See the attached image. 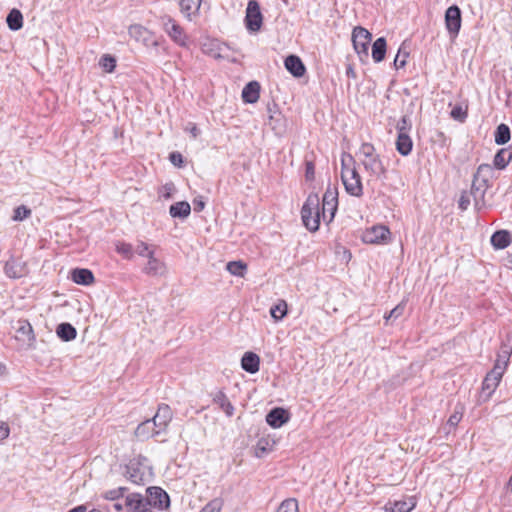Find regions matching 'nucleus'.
Masks as SVG:
<instances>
[{
  "label": "nucleus",
  "instance_id": "obj_1",
  "mask_svg": "<svg viewBox=\"0 0 512 512\" xmlns=\"http://www.w3.org/2000/svg\"><path fill=\"white\" fill-rule=\"evenodd\" d=\"M301 218L304 226L309 231L315 232L319 229L320 212L318 195L311 194L307 197L301 209Z\"/></svg>",
  "mask_w": 512,
  "mask_h": 512
},
{
  "label": "nucleus",
  "instance_id": "obj_2",
  "mask_svg": "<svg viewBox=\"0 0 512 512\" xmlns=\"http://www.w3.org/2000/svg\"><path fill=\"white\" fill-rule=\"evenodd\" d=\"M493 168L489 164H481L476 173L474 174L471 192L473 195L476 204L478 200L483 199L484 194L489 187L490 179L492 178Z\"/></svg>",
  "mask_w": 512,
  "mask_h": 512
},
{
  "label": "nucleus",
  "instance_id": "obj_3",
  "mask_svg": "<svg viewBox=\"0 0 512 512\" xmlns=\"http://www.w3.org/2000/svg\"><path fill=\"white\" fill-rule=\"evenodd\" d=\"M160 22L165 33L175 44L185 48L189 46V36L185 32L184 28L178 24L175 19L169 15H163L160 17Z\"/></svg>",
  "mask_w": 512,
  "mask_h": 512
},
{
  "label": "nucleus",
  "instance_id": "obj_4",
  "mask_svg": "<svg viewBox=\"0 0 512 512\" xmlns=\"http://www.w3.org/2000/svg\"><path fill=\"white\" fill-rule=\"evenodd\" d=\"M341 179L349 195L355 197H361L363 195L361 176L355 167L346 165L344 159H342Z\"/></svg>",
  "mask_w": 512,
  "mask_h": 512
},
{
  "label": "nucleus",
  "instance_id": "obj_5",
  "mask_svg": "<svg viewBox=\"0 0 512 512\" xmlns=\"http://www.w3.org/2000/svg\"><path fill=\"white\" fill-rule=\"evenodd\" d=\"M372 40L371 33L361 27L357 26L353 29L352 32V43L355 52L358 54L360 60L365 62L369 57V45Z\"/></svg>",
  "mask_w": 512,
  "mask_h": 512
},
{
  "label": "nucleus",
  "instance_id": "obj_6",
  "mask_svg": "<svg viewBox=\"0 0 512 512\" xmlns=\"http://www.w3.org/2000/svg\"><path fill=\"white\" fill-rule=\"evenodd\" d=\"M245 26L250 33L258 32L263 24V15L256 0H249L246 8Z\"/></svg>",
  "mask_w": 512,
  "mask_h": 512
},
{
  "label": "nucleus",
  "instance_id": "obj_7",
  "mask_svg": "<svg viewBox=\"0 0 512 512\" xmlns=\"http://www.w3.org/2000/svg\"><path fill=\"white\" fill-rule=\"evenodd\" d=\"M461 10L457 5H452L445 12V25L452 39L456 38L461 28Z\"/></svg>",
  "mask_w": 512,
  "mask_h": 512
},
{
  "label": "nucleus",
  "instance_id": "obj_8",
  "mask_svg": "<svg viewBox=\"0 0 512 512\" xmlns=\"http://www.w3.org/2000/svg\"><path fill=\"white\" fill-rule=\"evenodd\" d=\"M503 375L499 374L498 369L497 370H491L487 373L485 376L483 383H482V389L480 398L483 401H487L490 399L492 394L495 392L496 388L498 387Z\"/></svg>",
  "mask_w": 512,
  "mask_h": 512
},
{
  "label": "nucleus",
  "instance_id": "obj_9",
  "mask_svg": "<svg viewBox=\"0 0 512 512\" xmlns=\"http://www.w3.org/2000/svg\"><path fill=\"white\" fill-rule=\"evenodd\" d=\"M125 507L128 512H151V505L147 497L139 493L129 494L125 499Z\"/></svg>",
  "mask_w": 512,
  "mask_h": 512
},
{
  "label": "nucleus",
  "instance_id": "obj_10",
  "mask_svg": "<svg viewBox=\"0 0 512 512\" xmlns=\"http://www.w3.org/2000/svg\"><path fill=\"white\" fill-rule=\"evenodd\" d=\"M173 418V412L169 405L167 404H160L158 406V410L154 417L152 418V421L154 422V426H156L157 432H165L167 430V427L169 423L171 422Z\"/></svg>",
  "mask_w": 512,
  "mask_h": 512
},
{
  "label": "nucleus",
  "instance_id": "obj_11",
  "mask_svg": "<svg viewBox=\"0 0 512 512\" xmlns=\"http://www.w3.org/2000/svg\"><path fill=\"white\" fill-rule=\"evenodd\" d=\"M390 235V231L387 227L378 225L373 226L371 229L366 230L363 233L362 239L365 243L369 244H381L385 243Z\"/></svg>",
  "mask_w": 512,
  "mask_h": 512
},
{
  "label": "nucleus",
  "instance_id": "obj_12",
  "mask_svg": "<svg viewBox=\"0 0 512 512\" xmlns=\"http://www.w3.org/2000/svg\"><path fill=\"white\" fill-rule=\"evenodd\" d=\"M147 499L151 507L165 509L169 507L170 499L168 494L160 487H150L147 489Z\"/></svg>",
  "mask_w": 512,
  "mask_h": 512
},
{
  "label": "nucleus",
  "instance_id": "obj_13",
  "mask_svg": "<svg viewBox=\"0 0 512 512\" xmlns=\"http://www.w3.org/2000/svg\"><path fill=\"white\" fill-rule=\"evenodd\" d=\"M15 331V338L18 341H21L23 344L31 345V343L35 340L32 325L28 320H18L16 323Z\"/></svg>",
  "mask_w": 512,
  "mask_h": 512
},
{
  "label": "nucleus",
  "instance_id": "obj_14",
  "mask_svg": "<svg viewBox=\"0 0 512 512\" xmlns=\"http://www.w3.org/2000/svg\"><path fill=\"white\" fill-rule=\"evenodd\" d=\"M361 162L365 170L370 173V175L375 176L377 179L385 177L386 168L378 155L369 158H362Z\"/></svg>",
  "mask_w": 512,
  "mask_h": 512
},
{
  "label": "nucleus",
  "instance_id": "obj_15",
  "mask_svg": "<svg viewBox=\"0 0 512 512\" xmlns=\"http://www.w3.org/2000/svg\"><path fill=\"white\" fill-rule=\"evenodd\" d=\"M128 33L131 38L138 42H142L147 46L150 44V42L153 46H158L157 41H152L150 31L140 24L131 25L128 29Z\"/></svg>",
  "mask_w": 512,
  "mask_h": 512
},
{
  "label": "nucleus",
  "instance_id": "obj_16",
  "mask_svg": "<svg viewBox=\"0 0 512 512\" xmlns=\"http://www.w3.org/2000/svg\"><path fill=\"white\" fill-rule=\"evenodd\" d=\"M289 421V413L280 407L273 408L266 416V422L273 428H280Z\"/></svg>",
  "mask_w": 512,
  "mask_h": 512
},
{
  "label": "nucleus",
  "instance_id": "obj_17",
  "mask_svg": "<svg viewBox=\"0 0 512 512\" xmlns=\"http://www.w3.org/2000/svg\"><path fill=\"white\" fill-rule=\"evenodd\" d=\"M157 429L152 419H147L137 426L135 436L141 441L148 440L151 437L161 434V432H157Z\"/></svg>",
  "mask_w": 512,
  "mask_h": 512
},
{
  "label": "nucleus",
  "instance_id": "obj_18",
  "mask_svg": "<svg viewBox=\"0 0 512 512\" xmlns=\"http://www.w3.org/2000/svg\"><path fill=\"white\" fill-rule=\"evenodd\" d=\"M417 500L414 496L407 497L403 500L389 502L385 506L386 512H410L416 507Z\"/></svg>",
  "mask_w": 512,
  "mask_h": 512
},
{
  "label": "nucleus",
  "instance_id": "obj_19",
  "mask_svg": "<svg viewBox=\"0 0 512 512\" xmlns=\"http://www.w3.org/2000/svg\"><path fill=\"white\" fill-rule=\"evenodd\" d=\"M285 68L294 76L297 78L302 77L305 72L306 68L303 64L302 60L296 56V55H289L286 57L284 61Z\"/></svg>",
  "mask_w": 512,
  "mask_h": 512
},
{
  "label": "nucleus",
  "instance_id": "obj_20",
  "mask_svg": "<svg viewBox=\"0 0 512 512\" xmlns=\"http://www.w3.org/2000/svg\"><path fill=\"white\" fill-rule=\"evenodd\" d=\"M490 241L495 249H505L511 244L512 235L507 230H498L492 234Z\"/></svg>",
  "mask_w": 512,
  "mask_h": 512
},
{
  "label": "nucleus",
  "instance_id": "obj_21",
  "mask_svg": "<svg viewBox=\"0 0 512 512\" xmlns=\"http://www.w3.org/2000/svg\"><path fill=\"white\" fill-rule=\"evenodd\" d=\"M260 358L256 353L246 352L241 359V367L248 373L254 374L259 371Z\"/></svg>",
  "mask_w": 512,
  "mask_h": 512
},
{
  "label": "nucleus",
  "instance_id": "obj_22",
  "mask_svg": "<svg viewBox=\"0 0 512 512\" xmlns=\"http://www.w3.org/2000/svg\"><path fill=\"white\" fill-rule=\"evenodd\" d=\"M260 95V84L257 81H251L245 85L242 90V99L245 103H255Z\"/></svg>",
  "mask_w": 512,
  "mask_h": 512
},
{
  "label": "nucleus",
  "instance_id": "obj_23",
  "mask_svg": "<svg viewBox=\"0 0 512 512\" xmlns=\"http://www.w3.org/2000/svg\"><path fill=\"white\" fill-rule=\"evenodd\" d=\"M147 275H162L165 272V265L162 261L154 257V252L148 253V263L144 268Z\"/></svg>",
  "mask_w": 512,
  "mask_h": 512
},
{
  "label": "nucleus",
  "instance_id": "obj_24",
  "mask_svg": "<svg viewBox=\"0 0 512 512\" xmlns=\"http://www.w3.org/2000/svg\"><path fill=\"white\" fill-rule=\"evenodd\" d=\"M72 280L80 285H90L94 282L95 278L89 269L76 268L71 272Z\"/></svg>",
  "mask_w": 512,
  "mask_h": 512
},
{
  "label": "nucleus",
  "instance_id": "obj_25",
  "mask_svg": "<svg viewBox=\"0 0 512 512\" xmlns=\"http://www.w3.org/2000/svg\"><path fill=\"white\" fill-rule=\"evenodd\" d=\"M213 401H214V403H216L219 406V408L226 414L227 417L233 416L234 406L229 401L228 397L226 396V394L224 392L218 391L215 394Z\"/></svg>",
  "mask_w": 512,
  "mask_h": 512
},
{
  "label": "nucleus",
  "instance_id": "obj_26",
  "mask_svg": "<svg viewBox=\"0 0 512 512\" xmlns=\"http://www.w3.org/2000/svg\"><path fill=\"white\" fill-rule=\"evenodd\" d=\"M191 206L187 201H180L172 204L169 213L173 218H186L190 215Z\"/></svg>",
  "mask_w": 512,
  "mask_h": 512
},
{
  "label": "nucleus",
  "instance_id": "obj_27",
  "mask_svg": "<svg viewBox=\"0 0 512 512\" xmlns=\"http://www.w3.org/2000/svg\"><path fill=\"white\" fill-rule=\"evenodd\" d=\"M126 477L134 484H141L144 481L145 473L137 463L131 461L126 467Z\"/></svg>",
  "mask_w": 512,
  "mask_h": 512
},
{
  "label": "nucleus",
  "instance_id": "obj_28",
  "mask_svg": "<svg viewBox=\"0 0 512 512\" xmlns=\"http://www.w3.org/2000/svg\"><path fill=\"white\" fill-rule=\"evenodd\" d=\"M413 147L412 139L409 134L399 133L396 140V149L403 155L407 156L411 153Z\"/></svg>",
  "mask_w": 512,
  "mask_h": 512
},
{
  "label": "nucleus",
  "instance_id": "obj_29",
  "mask_svg": "<svg viewBox=\"0 0 512 512\" xmlns=\"http://www.w3.org/2000/svg\"><path fill=\"white\" fill-rule=\"evenodd\" d=\"M57 336L63 341L74 340L77 336V331L70 323H61L56 329Z\"/></svg>",
  "mask_w": 512,
  "mask_h": 512
},
{
  "label": "nucleus",
  "instance_id": "obj_30",
  "mask_svg": "<svg viewBox=\"0 0 512 512\" xmlns=\"http://www.w3.org/2000/svg\"><path fill=\"white\" fill-rule=\"evenodd\" d=\"M202 0H180L181 12L191 20V16L198 13Z\"/></svg>",
  "mask_w": 512,
  "mask_h": 512
},
{
  "label": "nucleus",
  "instance_id": "obj_31",
  "mask_svg": "<svg viewBox=\"0 0 512 512\" xmlns=\"http://www.w3.org/2000/svg\"><path fill=\"white\" fill-rule=\"evenodd\" d=\"M386 40L384 37H379L372 45V58L376 63L381 62L386 54Z\"/></svg>",
  "mask_w": 512,
  "mask_h": 512
},
{
  "label": "nucleus",
  "instance_id": "obj_32",
  "mask_svg": "<svg viewBox=\"0 0 512 512\" xmlns=\"http://www.w3.org/2000/svg\"><path fill=\"white\" fill-rule=\"evenodd\" d=\"M512 159V151L507 148L500 149L494 156L493 164L497 169H504Z\"/></svg>",
  "mask_w": 512,
  "mask_h": 512
},
{
  "label": "nucleus",
  "instance_id": "obj_33",
  "mask_svg": "<svg viewBox=\"0 0 512 512\" xmlns=\"http://www.w3.org/2000/svg\"><path fill=\"white\" fill-rule=\"evenodd\" d=\"M6 22L8 27L13 31L21 29L23 26L22 13L18 9H12L7 15Z\"/></svg>",
  "mask_w": 512,
  "mask_h": 512
},
{
  "label": "nucleus",
  "instance_id": "obj_34",
  "mask_svg": "<svg viewBox=\"0 0 512 512\" xmlns=\"http://www.w3.org/2000/svg\"><path fill=\"white\" fill-rule=\"evenodd\" d=\"M510 137H511V132H510V128L508 127V125L502 123L497 126L495 133H494V138H495L496 144L504 145L510 140Z\"/></svg>",
  "mask_w": 512,
  "mask_h": 512
},
{
  "label": "nucleus",
  "instance_id": "obj_35",
  "mask_svg": "<svg viewBox=\"0 0 512 512\" xmlns=\"http://www.w3.org/2000/svg\"><path fill=\"white\" fill-rule=\"evenodd\" d=\"M270 314L275 321L282 320L287 314V304L284 300H280L277 304L270 308Z\"/></svg>",
  "mask_w": 512,
  "mask_h": 512
},
{
  "label": "nucleus",
  "instance_id": "obj_36",
  "mask_svg": "<svg viewBox=\"0 0 512 512\" xmlns=\"http://www.w3.org/2000/svg\"><path fill=\"white\" fill-rule=\"evenodd\" d=\"M338 202L334 201L332 203L328 201L322 200V216L324 220L328 222L332 221L337 211Z\"/></svg>",
  "mask_w": 512,
  "mask_h": 512
},
{
  "label": "nucleus",
  "instance_id": "obj_37",
  "mask_svg": "<svg viewBox=\"0 0 512 512\" xmlns=\"http://www.w3.org/2000/svg\"><path fill=\"white\" fill-rule=\"evenodd\" d=\"M226 268L232 275L243 276L247 266L242 261H230Z\"/></svg>",
  "mask_w": 512,
  "mask_h": 512
},
{
  "label": "nucleus",
  "instance_id": "obj_38",
  "mask_svg": "<svg viewBox=\"0 0 512 512\" xmlns=\"http://www.w3.org/2000/svg\"><path fill=\"white\" fill-rule=\"evenodd\" d=\"M276 512H299L298 501L294 498L286 499L279 505Z\"/></svg>",
  "mask_w": 512,
  "mask_h": 512
},
{
  "label": "nucleus",
  "instance_id": "obj_39",
  "mask_svg": "<svg viewBox=\"0 0 512 512\" xmlns=\"http://www.w3.org/2000/svg\"><path fill=\"white\" fill-rule=\"evenodd\" d=\"M99 64L106 72L111 73L116 67V59L109 54H105L101 57Z\"/></svg>",
  "mask_w": 512,
  "mask_h": 512
},
{
  "label": "nucleus",
  "instance_id": "obj_40",
  "mask_svg": "<svg viewBox=\"0 0 512 512\" xmlns=\"http://www.w3.org/2000/svg\"><path fill=\"white\" fill-rule=\"evenodd\" d=\"M409 57V52L405 50L404 46L402 45L398 53L394 59V66L396 69L403 68L406 65L407 58Z\"/></svg>",
  "mask_w": 512,
  "mask_h": 512
},
{
  "label": "nucleus",
  "instance_id": "obj_41",
  "mask_svg": "<svg viewBox=\"0 0 512 512\" xmlns=\"http://www.w3.org/2000/svg\"><path fill=\"white\" fill-rule=\"evenodd\" d=\"M497 355L504 360L510 361V357L512 355V343L509 339L502 341Z\"/></svg>",
  "mask_w": 512,
  "mask_h": 512
},
{
  "label": "nucleus",
  "instance_id": "obj_42",
  "mask_svg": "<svg viewBox=\"0 0 512 512\" xmlns=\"http://www.w3.org/2000/svg\"><path fill=\"white\" fill-rule=\"evenodd\" d=\"M126 490L127 489L125 487H118L115 489L108 490L103 493V498L111 501L118 500L121 497H123Z\"/></svg>",
  "mask_w": 512,
  "mask_h": 512
},
{
  "label": "nucleus",
  "instance_id": "obj_43",
  "mask_svg": "<svg viewBox=\"0 0 512 512\" xmlns=\"http://www.w3.org/2000/svg\"><path fill=\"white\" fill-rule=\"evenodd\" d=\"M323 201H328L330 203L336 201L338 202V188L337 185L329 184L326 188V191L323 195Z\"/></svg>",
  "mask_w": 512,
  "mask_h": 512
},
{
  "label": "nucleus",
  "instance_id": "obj_44",
  "mask_svg": "<svg viewBox=\"0 0 512 512\" xmlns=\"http://www.w3.org/2000/svg\"><path fill=\"white\" fill-rule=\"evenodd\" d=\"M31 215V210L24 205L18 206L14 209L12 219L14 221H22Z\"/></svg>",
  "mask_w": 512,
  "mask_h": 512
},
{
  "label": "nucleus",
  "instance_id": "obj_45",
  "mask_svg": "<svg viewBox=\"0 0 512 512\" xmlns=\"http://www.w3.org/2000/svg\"><path fill=\"white\" fill-rule=\"evenodd\" d=\"M116 250L127 259H131L133 257V247L129 243L119 242L116 245Z\"/></svg>",
  "mask_w": 512,
  "mask_h": 512
},
{
  "label": "nucleus",
  "instance_id": "obj_46",
  "mask_svg": "<svg viewBox=\"0 0 512 512\" xmlns=\"http://www.w3.org/2000/svg\"><path fill=\"white\" fill-rule=\"evenodd\" d=\"M411 121L408 116L404 115L397 123L396 129L399 133L408 134V132L411 130Z\"/></svg>",
  "mask_w": 512,
  "mask_h": 512
},
{
  "label": "nucleus",
  "instance_id": "obj_47",
  "mask_svg": "<svg viewBox=\"0 0 512 512\" xmlns=\"http://www.w3.org/2000/svg\"><path fill=\"white\" fill-rule=\"evenodd\" d=\"M404 310H405V303L401 302L395 308H393L388 315H386L384 317L386 322L388 323L389 320H391V319L396 320L404 313Z\"/></svg>",
  "mask_w": 512,
  "mask_h": 512
},
{
  "label": "nucleus",
  "instance_id": "obj_48",
  "mask_svg": "<svg viewBox=\"0 0 512 512\" xmlns=\"http://www.w3.org/2000/svg\"><path fill=\"white\" fill-rule=\"evenodd\" d=\"M359 154L363 158H369L377 155L375 153V148L371 143H363L359 149Z\"/></svg>",
  "mask_w": 512,
  "mask_h": 512
},
{
  "label": "nucleus",
  "instance_id": "obj_49",
  "mask_svg": "<svg viewBox=\"0 0 512 512\" xmlns=\"http://www.w3.org/2000/svg\"><path fill=\"white\" fill-rule=\"evenodd\" d=\"M222 502L219 499L210 501L200 512H220Z\"/></svg>",
  "mask_w": 512,
  "mask_h": 512
},
{
  "label": "nucleus",
  "instance_id": "obj_50",
  "mask_svg": "<svg viewBox=\"0 0 512 512\" xmlns=\"http://www.w3.org/2000/svg\"><path fill=\"white\" fill-rule=\"evenodd\" d=\"M451 117L455 120L463 122L467 117V112L461 106H455L450 113Z\"/></svg>",
  "mask_w": 512,
  "mask_h": 512
},
{
  "label": "nucleus",
  "instance_id": "obj_51",
  "mask_svg": "<svg viewBox=\"0 0 512 512\" xmlns=\"http://www.w3.org/2000/svg\"><path fill=\"white\" fill-rule=\"evenodd\" d=\"M508 364H509L508 360H504L501 357L497 356L494 366L491 370H497V368H498L499 374L503 375L508 367Z\"/></svg>",
  "mask_w": 512,
  "mask_h": 512
},
{
  "label": "nucleus",
  "instance_id": "obj_52",
  "mask_svg": "<svg viewBox=\"0 0 512 512\" xmlns=\"http://www.w3.org/2000/svg\"><path fill=\"white\" fill-rule=\"evenodd\" d=\"M461 419H462V408L460 410H455V412L449 417V419L447 421V425L455 428L458 425V423L461 421Z\"/></svg>",
  "mask_w": 512,
  "mask_h": 512
},
{
  "label": "nucleus",
  "instance_id": "obj_53",
  "mask_svg": "<svg viewBox=\"0 0 512 512\" xmlns=\"http://www.w3.org/2000/svg\"><path fill=\"white\" fill-rule=\"evenodd\" d=\"M214 46H217V43L215 41H210L209 44L205 43L203 45V51L212 56L213 58H219L220 54L216 51H214Z\"/></svg>",
  "mask_w": 512,
  "mask_h": 512
},
{
  "label": "nucleus",
  "instance_id": "obj_54",
  "mask_svg": "<svg viewBox=\"0 0 512 512\" xmlns=\"http://www.w3.org/2000/svg\"><path fill=\"white\" fill-rule=\"evenodd\" d=\"M135 252L140 256L148 258V253L153 251L149 249V246L146 243L139 242L135 248Z\"/></svg>",
  "mask_w": 512,
  "mask_h": 512
},
{
  "label": "nucleus",
  "instance_id": "obj_55",
  "mask_svg": "<svg viewBox=\"0 0 512 512\" xmlns=\"http://www.w3.org/2000/svg\"><path fill=\"white\" fill-rule=\"evenodd\" d=\"M305 177L307 180H313L315 177V166L311 161H307L305 164Z\"/></svg>",
  "mask_w": 512,
  "mask_h": 512
},
{
  "label": "nucleus",
  "instance_id": "obj_56",
  "mask_svg": "<svg viewBox=\"0 0 512 512\" xmlns=\"http://www.w3.org/2000/svg\"><path fill=\"white\" fill-rule=\"evenodd\" d=\"M171 163L177 167H181L183 164V156L179 152H172L169 155Z\"/></svg>",
  "mask_w": 512,
  "mask_h": 512
},
{
  "label": "nucleus",
  "instance_id": "obj_57",
  "mask_svg": "<svg viewBox=\"0 0 512 512\" xmlns=\"http://www.w3.org/2000/svg\"><path fill=\"white\" fill-rule=\"evenodd\" d=\"M458 204L459 208L463 211L468 208V206L470 205V196L467 192H463L461 194Z\"/></svg>",
  "mask_w": 512,
  "mask_h": 512
},
{
  "label": "nucleus",
  "instance_id": "obj_58",
  "mask_svg": "<svg viewBox=\"0 0 512 512\" xmlns=\"http://www.w3.org/2000/svg\"><path fill=\"white\" fill-rule=\"evenodd\" d=\"M205 201L202 196L196 197L193 200V208L195 212H201L205 208Z\"/></svg>",
  "mask_w": 512,
  "mask_h": 512
},
{
  "label": "nucleus",
  "instance_id": "obj_59",
  "mask_svg": "<svg viewBox=\"0 0 512 512\" xmlns=\"http://www.w3.org/2000/svg\"><path fill=\"white\" fill-rule=\"evenodd\" d=\"M10 428L7 423L2 422L0 424V440H5L9 437Z\"/></svg>",
  "mask_w": 512,
  "mask_h": 512
},
{
  "label": "nucleus",
  "instance_id": "obj_60",
  "mask_svg": "<svg viewBox=\"0 0 512 512\" xmlns=\"http://www.w3.org/2000/svg\"><path fill=\"white\" fill-rule=\"evenodd\" d=\"M175 190V187L172 183H168V184H165L163 186V197L168 199V198H171L173 192Z\"/></svg>",
  "mask_w": 512,
  "mask_h": 512
},
{
  "label": "nucleus",
  "instance_id": "obj_61",
  "mask_svg": "<svg viewBox=\"0 0 512 512\" xmlns=\"http://www.w3.org/2000/svg\"><path fill=\"white\" fill-rule=\"evenodd\" d=\"M185 130L189 131L193 138H197L200 135V129L194 123H188Z\"/></svg>",
  "mask_w": 512,
  "mask_h": 512
},
{
  "label": "nucleus",
  "instance_id": "obj_62",
  "mask_svg": "<svg viewBox=\"0 0 512 512\" xmlns=\"http://www.w3.org/2000/svg\"><path fill=\"white\" fill-rule=\"evenodd\" d=\"M268 440L261 438L257 442V451H261L262 453H265L268 451L267 449Z\"/></svg>",
  "mask_w": 512,
  "mask_h": 512
},
{
  "label": "nucleus",
  "instance_id": "obj_63",
  "mask_svg": "<svg viewBox=\"0 0 512 512\" xmlns=\"http://www.w3.org/2000/svg\"><path fill=\"white\" fill-rule=\"evenodd\" d=\"M346 75L349 78H353V79L356 78V72H355L354 68L352 67V65H348L346 67Z\"/></svg>",
  "mask_w": 512,
  "mask_h": 512
},
{
  "label": "nucleus",
  "instance_id": "obj_64",
  "mask_svg": "<svg viewBox=\"0 0 512 512\" xmlns=\"http://www.w3.org/2000/svg\"><path fill=\"white\" fill-rule=\"evenodd\" d=\"M505 263L504 265L509 268V269H512V252H509L505 258Z\"/></svg>",
  "mask_w": 512,
  "mask_h": 512
}]
</instances>
